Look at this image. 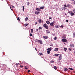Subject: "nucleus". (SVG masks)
Here are the masks:
<instances>
[{"label":"nucleus","instance_id":"obj_11","mask_svg":"<svg viewBox=\"0 0 75 75\" xmlns=\"http://www.w3.org/2000/svg\"><path fill=\"white\" fill-rule=\"evenodd\" d=\"M35 13L36 14H40V12L36 11Z\"/></svg>","mask_w":75,"mask_h":75},{"label":"nucleus","instance_id":"obj_40","mask_svg":"<svg viewBox=\"0 0 75 75\" xmlns=\"http://www.w3.org/2000/svg\"><path fill=\"white\" fill-rule=\"evenodd\" d=\"M52 18V17H49V20H50V19H51Z\"/></svg>","mask_w":75,"mask_h":75},{"label":"nucleus","instance_id":"obj_59","mask_svg":"<svg viewBox=\"0 0 75 75\" xmlns=\"http://www.w3.org/2000/svg\"><path fill=\"white\" fill-rule=\"evenodd\" d=\"M11 10H13V9H11Z\"/></svg>","mask_w":75,"mask_h":75},{"label":"nucleus","instance_id":"obj_47","mask_svg":"<svg viewBox=\"0 0 75 75\" xmlns=\"http://www.w3.org/2000/svg\"><path fill=\"white\" fill-rule=\"evenodd\" d=\"M69 51H71L72 50L70 48H69Z\"/></svg>","mask_w":75,"mask_h":75},{"label":"nucleus","instance_id":"obj_9","mask_svg":"<svg viewBox=\"0 0 75 75\" xmlns=\"http://www.w3.org/2000/svg\"><path fill=\"white\" fill-rule=\"evenodd\" d=\"M42 20L41 19H39L38 20V22L39 23H41L42 21Z\"/></svg>","mask_w":75,"mask_h":75},{"label":"nucleus","instance_id":"obj_6","mask_svg":"<svg viewBox=\"0 0 75 75\" xmlns=\"http://www.w3.org/2000/svg\"><path fill=\"white\" fill-rule=\"evenodd\" d=\"M62 9L63 10H66V8L64 7H62Z\"/></svg>","mask_w":75,"mask_h":75},{"label":"nucleus","instance_id":"obj_53","mask_svg":"<svg viewBox=\"0 0 75 75\" xmlns=\"http://www.w3.org/2000/svg\"><path fill=\"white\" fill-rule=\"evenodd\" d=\"M42 23H43V21H42Z\"/></svg>","mask_w":75,"mask_h":75},{"label":"nucleus","instance_id":"obj_3","mask_svg":"<svg viewBox=\"0 0 75 75\" xmlns=\"http://www.w3.org/2000/svg\"><path fill=\"white\" fill-rule=\"evenodd\" d=\"M67 7H68V8H70L71 7V5H70V4H67Z\"/></svg>","mask_w":75,"mask_h":75},{"label":"nucleus","instance_id":"obj_5","mask_svg":"<svg viewBox=\"0 0 75 75\" xmlns=\"http://www.w3.org/2000/svg\"><path fill=\"white\" fill-rule=\"evenodd\" d=\"M54 23H55V22H53L50 23V25H51V26H53L54 25Z\"/></svg>","mask_w":75,"mask_h":75},{"label":"nucleus","instance_id":"obj_36","mask_svg":"<svg viewBox=\"0 0 75 75\" xmlns=\"http://www.w3.org/2000/svg\"><path fill=\"white\" fill-rule=\"evenodd\" d=\"M64 7H65L66 8L67 7V5H64Z\"/></svg>","mask_w":75,"mask_h":75},{"label":"nucleus","instance_id":"obj_34","mask_svg":"<svg viewBox=\"0 0 75 75\" xmlns=\"http://www.w3.org/2000/svg\"><path fill=\"white\" fill-rule=\"evenodd\" d=\"M45 28L46 29H48V27L47 26H46Z\"/></svg>","mask_w":75,"mask_h":75},{"label":"nucleus","instance_id":"obj_19","mask_svg":"<svg viewBox=\"0 0 75 75\" xmlns=\"http://www.w3.org/2000/svg\"><path fill=\"white\" fill-rule=\"evenodd\" d=\"M62 59V57H61V55H60L59 57V59L60 60Z\"/></svg>","mask_w":75,"mask_h":75},{"label":"nucleus","instance_id":"obj_21","mask_svg":"<svg viewBox=\"0 0 75 75\" xmlns=\"http://www.w3.org/2000/svg\"><path fill=\"white\" fill-rule=\"evenodd\" d=\"M54 69H55V70H56V69H57V67H56V66H54Z\"/></svg>","mask_w":75,"mask_h":75},{"label":"nucleus","instance_id":"obj_13","mask_svg":"<svg viewBox=\"0 0 75 75\" xmlns=\"http://www.w3.org/2000/svg\"><path fill=\"white\" fill-rule=\"evenodd\" d=\"M64 71H68V69L67 68H65L64 69Z\"/></svg>","mask_w":75,"mask_h":75},{"label":"nucleus","instance_id":"obj_20","mask_svg":"<svg viewBox=\"0 0 75 75\" xmlns=\"http://www.w3.org/2000/svg\"><path fill=\"white\" fill-rule=\"evenodd\" d=\"M43 26L44 27H45L47 26V25H46V24H44L43 25Z\"/></svg>","mask_w":75,"mask_h":75},{"label":"nucleus","instance_id":"obj_52","mask_svg":"<svg viewBox=\"0 0 75 75\" xmlns=\"http://www.w3.org/2000/svg\"><path fill=\"white\" fill-rule=\"evenodd\" d=\"M12 8H14V7L13 6H12Z\"/></svg>","mask_w":75,"mask_h":75},{"label":"nucleus","instance_id":"obj_50","mask_svg":"<svg viewBox=\"0 0 75 75\" xmlns=\"http://www.w3.org/2000/svg\"><path fill=\"white\" fill-rule=\"evenodd\" d=\"M35 24H38L37 22H36L35 23Z\"/></svg>","mask_w":75,"mask_h":75},{"label":"nucleus","instance_id":"obj_7","mask_svg":"<svg viewBox=\"0 0 75 75\" xmlns=\"http://www.w3.org/2000/svg\"><path fill=\"white\" fill-rule=\"evenodd\" d=\"M36 10H37V11H41V10H40V9L38 8H36Z\"/></svg>","mask_w":75,"mask_h":75},{"label":"nucleus","instance_id":"obj_30","mask_svg":"<svg viewBox=\"0 0 75 75\" xmlns=\"http://www.w3.org/2000/svg\"><path fill=\"white\" fill-rule=\"evenodd\" d=\"M28 18L26 17V18H25V21H27V20H28Z\"/></svg>","mask_w":75,"mask_h":75},{"label":"nucleus","instance_id":"obj_56","mask_svg":"<svg viewBox=\"0 0 75 75\" xmlns=\"http://www.w3.org/2000/svg\"><path fill=\"white\" fill-rule=\"evenodd\" d=\"M35 50H36V51H37V49H36V48H35Z\"/></svg>","mask_w":75,"mask_h":75},{"label":"nucleus","instance_id":"obj_25","mask_svg":"<svg viewBox=\"0 0 75 75\" xmlns=\"http://www.w3.org/2000/svg\"><path fill=\"white\" fill-rule=\"evenodd\" d=\"M33 31H34V30H33V29H31V31L32 33H33Z\"/></svg>","mask_w":75,"mask_h":75},{"label":"nucleus","instance_id":"obj_39","mask_svg":"<svg viewBox=\"0 0 75 75\" xmlns=\"http://www.w3.org/2000/svg\"><path fill=\"white\" fill-rule=\"evenodd\" d=\"M68 13H69V14H71V13H72V12H71V11H69L68 12Z\"/></svg>","mask_w":75,"mask_h":75},{"label":"nucleus","instance_id":"obj_14","mask_svg":"<svg viewBox=\"0 0 75 75\" xmlns=\"http://www.w3.org/2000/svg\"><path fill=\"white\" fill-rule=\"evenodd\" d=\"M46 23L48 24H49L50 23V21H47L46 22Z\"/></svg>","mask_w":75,"mask_h":75},{"label":"nucleus","instance_id":"obj_48","mask_svg":"<svg viewBox=\"0 0 75 75\" xmlns=\"http://www.w3.org/2000/svg\"><path fill=\"white\" fill-rule=\"evenodd\" d=\"M61 27L62 28H63L64 27V25H61Z\"/></svg>","mask_w":75,"mask_h":75},{"label":"nucleus","instance_id":"obj_18","mask_svg":"<svg viewBox=\"0 0 75 75\" xmlns=\"http://www.w3.org/2000/svg\"><path fill=\"white\" fill-rule=\"evenodd\" d=\"M58 55H59V54H55L54 55V56H56L57 57H58Z\"/></svg>","mask_w":75,"mask_h":75},{"label":"nucleus","instance_id":"obj_24","mask_svg":"<svg viewBox=\"0 0 75 75\" xmlns=\"http://www.w3.org/2000/svg\"><path fill=\"white\" fill-rule=\"evenodd\" d=\"M47 52L48 54H50L51 52H50V51H47Z\"/></svg>","mask_w":75,"mask_h":75},{"label":"nucleus","instance_id":"obj_23","mask_svg":"<svg viewBox=\"0 0 75 75\" xmlns=\"http://www.w3.org/2000/svg\"><path fill=\"white\" fill-rule=\"evenodd\" d=\"M28 25V24L27 23L25 24V27H27V25Z\"/></svg>","mask_w":75,"mask_h":75},{"label":"nucleus","instance_id":"obj_29","mask_svg":"<svg viewBox=\"0 0 75 75\" xmlns=\"http://www.w3.org/2000/svg\"><path fill=\"white\" fill-rule=\"evenodd\" d=\"M17 20L18 21H20V18L19 17H18V18H17Z\"/></svg>","mask_w":75,"mask_h":75},{"label":"nucleus","instance_id":"obj_41","mask_svg":"<svg viewBox=\"0 0 75 75\" xmlns=\"http://www.w3.org/2000/svg\"><path fill=\"white\" fill-rule=\"evenodd\" d=\"M25 69H28V68H27V67H26L25 66Z\"/></svg>","mask_w":75,"mask_h":75},{"label":"nucleus","instance_id":"obj_46","mask_svg":"<svg viewBox=\"0 0 75 75\" xmlns=\"http://www.w3.org/2000/svg\"><path fill=\"white\" fill-rule=\"evenodd\" d=\"M36 31H38V29H36Z\"/></svg>","mask_w":75,"mask_h":75},{"label":"nucleus","instance_id":"obj_22","mask_svg":"<svg viewBox=\"0 0 75 75\" xmlns=\"http://www.w3.org/2000/svg\"><path fill=\"white\" fill-rule=\"evenodd\" d=\"M71 15L72 16H74V13H73L71 12Z\"/></svg>","mask_w":75,"mask_h":75},{"label":"nucleus","instance_id":"obj_16","mask_svg":"<svg viewBox=\"0 0 75 75\" xmlns=\"http://www.w3.org/2000/svg\"><path fill=\"white\" fill-rule=\"evenodd\" d=\"M73 38H75V33H73Z\"/></svg>","mask_w":75,"mask_h":75},{"label":"nucleus","instance_id":"obj_43","mask_svg":"<svg viewBox=\"0 0 75 75\" xmlns=\"http://www.w3.org/2000/svg\"><path fill=\"white\" fill-rule=\"evenodd\" d=\"M51 62L52 63H53V62H54V61H51Z\"/></svg>","mask_w":75,"mask_h":75},{"label":"nucleus","instance_id":"obj_27","mask_svg":"<svg viewBox=\"0 0 75 75\" xmlns=\"http://www.w3.org/2000/svg\"><path fill=\"white\" fill-rule=\"evenodd\" d=\"M69 69L70 70H74V69H72V68H69Z\"/></svg>","mask_w":75,"mask_h":75},{"label":"nucleus","instance_id":"obj_8","mask_svg":"<svg viewBox=\"0 0 75 75\" xmlns=\"http://www.w3.org/2000/svg\"><path fill=\"white\" fill-rule=\"evenodd\" d=\"M47 50L48 51H51V50H52V49L51 48V47L47 49Z\"/></svg>","mask_w":75,"mask_h":75},{"label":"nucleus","instance_id":"obj_51","mask_svg":"<svg viewBox=\"0 0 75 75\" xmlns=\"http://www.w3.org/2000/svg\"><path fill=\"white\" fill-rule=\"evenodd\" d=\"M75 0H71V1H74Z\"/></svg>","mask_w":75,"mask_h":75},{"label":"nucleus","instance_id":"obj_49","mask_svg":"<svg viewBox=\"0 0 75 75\" xmlns=\"http://www.w3.org/2000/svg\"><path fill=\"white\" fill-rule=\"evenodd\" d=\"M30 72V70H28V72L29 73Z\"/></svg>","mask_w":75,"mask_h":75},{"label":"nucleus","instance_id":"obj_55","mask_svg":"<svg viewBox=\"0 0 75 75\" xmlns=\"http://www.w3.org/2000/svg\"><path fill=\"white\" fill-rule=\"evenodd\" d=\"M10 8H11V7H10Z\"/></svg>","mask_w":75,"mask_h":75},{"label":"nucleus","instance_id":"obj_31","mask_svg":"<svg viewBox=\"0 0 75 75\" xmlns=\"http://www.w3.org/2000/svg\"><path fill=\"white\" fill-rule=\"evenodd\" d=\"M39 54L40 55H43V54H42V53H40Z\"/></svg>","mask_w":75,"mask_h":75},{"label":"nucleus","instance_id":"obj_57","mask_svg":"<svg viewBox=\"0 0 75 75\" xmlns=\"http://www.w3.org/2000/svg\"><path fill=\"white\" fill-rule=\"evenodd\" d=\"M35 42H37V40H35Z\"/></svg>","mask_w":75,"mask_h":75},{"label":"nucleus","instance_id":"obj_44","mask_svg":"<svg viewBox=\"0 0 75 75\" xmlns=\"http://www.w3.org/2000/svg\"><path fill=\"white\" fill-rule=\"evenodd\" d=\"M73 11L74 13H75V9L73 10Z\"/></svg>","mask_w":75,"mask_h":75},{"label":"nucleus","instance_id":"obj_45","mask_svg":"<svg viewBox=\"0 0 75 75\" xmlns=\"http://www.w3.org/2000/svg\"><path fill=\"white\" fill-rule=\"evenodd\" d=\"M30 37H31V36H32V34H31V33H30Z\"/></svg>","mask_w":75,"mask_h":75},{"label":"nucleus","instance_id":"obj_33","mask_svg":"<svg viewBox=\"0 0 75 75\" xmlns=\"http://www.w3.org/2000/svg\"><path fill=\"white\" fill-rule=\"evenodd\" d=\"M67 49L66 48H64V51H67Z\"/></svg>","mask_w":75,"mask_h":75},{"label":"nucleus","instance_id":"obj_37","mask_svg":"<svg viewBox=\"0 0 75 75\" xmlns=\"http://www.w3.org/2000/svg\"><path fill=\"white\" fill-rule=\"evenodd\" d=\"M54 40H57V37H55L54 38Z\"/></svg>","mask_w":75,"mask_h":75},{"label":"nucleus","instance_id":"obj_2","mask_svg":"<svg viewBox=\"0 0 75 75\" xmlns=\"http://www.w3.org/2000/svg\"><path fill=\"white\" fill-rule=\"evenodd\" d=\"M62 41L63 42H65L67 41V40L65 39H62Z\"/></svg>","mask_w":75,"mask_h":75},{"label":"nucleus","instance_id":"obj_4","mask_svg":"<svg viewBox=\"0 0 75 75\" xmlns=\"http://www.w3.org/2000/svg\"><path fill=\"white\" fill-rule=\"evenodd\" d=\"M43 38H44V39H47L48 37V36H43Z\"/></svg>","mask_w":75,"mask_h":75},{"label":"nucleus","instance_id":"obj_12","mask_svg":"<svg viewBox=\"0 0 75 75\" xmlns=\"http://www.w3.org/2000/svg\"><path fill=\"white\" fill-rule=\"evenodd\" d=\"M46 32L47 34H49V33H50V31L48 30H46Z\"/></svg>","mask_w":75,"mask_h":75},{"label":"nucleus","instance_id":"obj_38","mask_svg":"<svg viewBox=\"0 0 75 75\" xmlns=\"http://www.w3.org/2000/svg\"><path fill=\"white\" fill-rule=\"evenodd\" d=\"M23 65H20V67H21V68H23Z\"/></svg>","mask_w":75,"mask_h":75},{"label":"nucleus","instance_id":"obj_17","mask_svg":"<svg viewBox=\"0 0 75 75\" xmlns=\"http://www.w3.org/2000/svg\"><path fill=\"white\" fill-rule=\"evenodd\" d=\"M70 47H74V45L71 44L70 45Z\"/></svg>","mask_w":75,"mask_h":75},{"label":"nucleus","instance_id":"obj_28","mask_svg":"<svg viewBox=\"0 0 75 75\" xmlns=\"http://www.w3.org/2000/svg\"><path fill=\"white\" fill-rule=\"evenodd\" d=\"M39 30H41V29H42V27H39Z\"/></svg>","mask_w":75,"mask_h":75},{"label":"nucleus","instance_id":"obj_15","mask_svg":"<svg viewBox=\"0 0 75 75\" xmlns=\"http://www.w3.org/2000/svg\"><path fill=\"white\" fill-rule=\"evenodd\" d=\"M45 8L44 6H41L40 8V9H44V8Z\"/></svg>","mask_w":75,"mask_h":75},{"label":"nucleus","instance_id":"obj_54","mask_svg":"<svg viewBox=\"0 0 75 75\" xmlns=\"http://www.w3.org/2000/svg\"><path fill=\"white\" fill-rule=\"evenodd\" d=\"M18 64H16V65L18 66Z\"/></svg>","mask_w":75,"mask_h":75},{"label":"nucleus","instance_id":"obj_42","mask_svg":"<svg viewBox=\"0 0 75 75\" xmlns=\"http://www.w3.org/2000/svg\"><path fill=\"white\" fill-rule=\"evenodd\" d=\"M66 22H67V23H68V22L69 21L68 20H66Z\"/></svg>","mask_w":75,"mask_h":75},{"label":"nucleus","instance_id":"obj_35","mask_svg":"<svg viewBox=\"0 0 75 75\" xmlns=\"http://www.w3.org/2000/svg\"><path fill=\"white\" fill-rule=\"evenodd\" d=\"M55 27L56 28H58V25L55 26Z\"/></svg>","mask_w":75,"mask_h":75},{"label":"nucleus","instance_id":"obj_10","mask_svg":"<svg viewBox=\"0 0 75 75\" xmlns=\"http://www.w3.org/2000/svg\"><path fill=\"white\" fill-rule=\"evenodd\" d=\"M54 51H58V48H55L54 50Z\"/></svg>","mask_w":75,"mask_h":75},{"label":"nucleus","instance_id":"obj_58","mask_svg":"<svg viewBox=\"0 0 75 75\" xmlns=\"http://www.w3.org/2000/svg\"><path fill=\"white\" fill-rule=\"evenodd\" d=\"M74 54H75V52H74Z\"/></svg>","mask_w":75,"mask_h":75},{"label":"nucleus","instance_id":"obj_32","mask_svg":"<svg viewBox=\"0 0 75 75\" xmlns=\"http://www.w3.org/2000/svg\"><path fill=\"white\" fill-rule=\"evenodd\" d=\"M23 11H24V6H23Z\"/></svg>","mask_w":75,"mask_h":75},{"label":"nucleus","instance_id":"obj_1","mask_svg":"<svg viewBox=\"0 0 75 75\" xmlns=\"http://www.w3.org/2000/svg\"><path fill=\"white\" fill-rule=\"evenodd\" d=\"M37 40H38V42L39 43V44H42V40H38L37 39Z\"/></svg>","mask_w":75,"mask_h":75},{"label":"nucleus","instance_id":"obj_26","mask_svg":"<svg viewBox=\"0 0 75 75\" xmlns=\"http://www.w3.org/2000/svg\"><path fill=\"white\" fill-rule=\"evenodd\" d=\"M27 4L28 6H29V4H30V2H27Z\"/></svg>","mask_w":75,"mask_h":75}]
</instances>
